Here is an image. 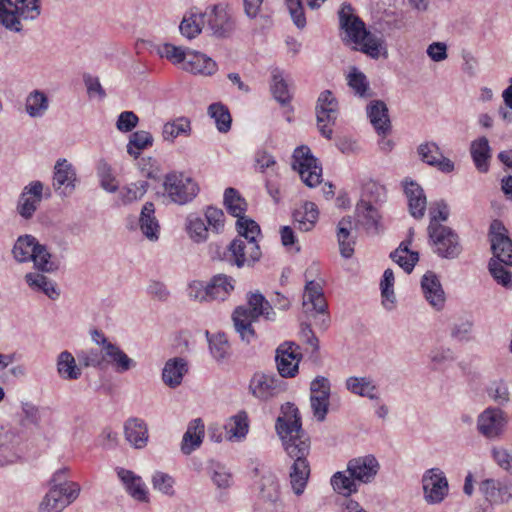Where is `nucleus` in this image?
Listing matches in <instances>:
<instances>
[{
	"instance_id": "1",
	"label": "nucleus",
	"mask_w": 512,
	"mask_h": 512,
	"mask_svg": "<svg viewBox=\"0 0 512 512\" xmlns=\"http://www.w3.org/2000/svg\"><path fill=\"white\" fill-rule=\"evenodd\" d=\"M275 430L289 463V480L293 492L300 496L304 493L310 477L311 439L302 427L299 409L294 403L281 406V415L275 422Z\"/></svg>"
},
{
	"instance_id": "2",
	"label": "nucleus",
	"mask_w": 512,
	"mask_h": 512,
	"mask_svg": "<svg viewBox=\"0 0 512 512\" xmlns=\"http://www.w3.org/2000/svg\"><path fill=\"white\" fill-rule=\"evenodd\" d=\"M238 235L223 250V261L238 269L252 268L262 257L257 237L260 226L250 218L236 221Z\"/></svg>"
},
{
	"instance_id": "3",
	"label": "nucleus",
	"mask_w": 512,
	"mask_h": 512,
	"mask_svg": "<svg viewBox=\"0 0 512 512\" xmlns=\"http://www.w3.org/2000/svg\"><path fill=\"white\" fill-rule=\"evenodd\" d=\"M340 28L344 31L343 41L354 44V48L378 59L382 54L387 55L384 40L366 29L365 23L353 13L350 4H343L339 11Z\"/></svg>"
},
{
	"instance_id": "4",
	"label": "nucleus",
	"mask_w": 512,
	"mask_h": 512,
	"mask_svg": "<svg viewBox=\"0 0 512 512\" xmlns=\"http://www.w3.org/2000/svg\"><path fill=\"white\" fill-rule=\"evenodd\" d=\"M67 469H59L50 481L51 488L39 506V512H61L72 503L80 493L76 482L66 480Z\"/></svg>"
},
{
	"instance_id": "5",
	"label": "nucleus",
	"mask_w": 512,
	"mask_h": 512,
	"mask_svg": "<svg viewBox=\"0 0 512 512\" xmlns=\"http://www.w3.org/2000/svg\"><path fill=\"white\" fill-rule=\"evenodd\" d=\"M40 13V0H0V26L10 31L20 32V18L34 20Z\"/></svg>"
},
{
	"instance_id": "6",
	"label": "nucleus",
	"mask_w": 512,
	"mask_h": 512,
	"mask_svg": "<svg viewBox=\"0 0 512 512\" xmlns=\"http://www.w3.org/2000/svg\"><path fill=\"white\" fill-rule=\"evenodd\" d=\"M428 236L433 251L443 259H456L462 253L463 247L458 234L448 226H428Z\"/></svg>"
},
{
	"instance_id": "7",
	"label": "nucleus",
	"mask_w": 512,
	"mask_h": 512,
	"mask_svg": "<svg viewBox=\"0 0 512 512\" xmlns=\"http://www.w3.org/2000/svg\"><path fill=\"white\" fill-rule=\"evenodd\" d=\"M164 189L169 199L178 205L191 202L199 193V186L191 177L175 172L166 175Z\"/></svg>"
},
{
	"instance_id": "8",
	"label": "nucleus",
	"mask_w": 512,
	"mask_h": 512,
	"mask_svg": "<svg viewBox=\"0 0 512 512\" xmlns=\"http://www.w3.org/2000/svg\"><path fill=\"white\" fill-rule=\"evenodd\" d=\"M339 114L338 101L330 90L320 93L316 105L317 126L322 136L330 139Z\"/></svg>"
},
{
	"instance_id": "9",
	"label": "nucleus",
	"mask_w": 512,
	"mask_h": 512,
	"mask_svg": "<svg viewBox=\"0 0 512 512\" xmlns=\"http://www.w3.org/2000/svg\"><path fill=\"white\" fill-rule=\"evenodd\" d=\"M50 189L41 181H32L22 189L17 202V212L24 219H31L44 198H49Z\"/></svg>"
},
{
	"instance_id": "10",
	"label": "nucleus",
	"mask_w": 512,
	"mask_h": 512,
	"mask_svg": "<svg viewBox=\"0 0 512 512\" xmlns=\"http://www.w3.org/2000/svg\"><path fill=\"white\" fill-rule=\"evenodd\" d=\"M479 491L491 506L505 505L512 501V478H488L479 484Z\"/></svg>"
},
{
	"instance_id": "11",
	"label": "nucleus",
	"mask_w": 512,
	"mask_h": 512,
	"mask_svg": "<svg viewBox=\"0 0 512 512\" xmlns=\"http://www.w3.org/2000/svg\"><path fill=\"white\" fill-rule=\"evenodd\" d=\"M489 239L493 257L507 267H512V240L507 235V230L499 220L490 224Z\"/></svg>"
},
{
	"instance_id": "12",
	"label": "nucleus",
	"mask_w": 512,
	"mask_h": 512,
	"mask_svg": "<svg viewBox=\"0 0 512 512\" xmlns=\"http://www.w3.org/2000/svg\"><path fill=\"white\" fill-rule=\"evenodd\" d=\"M508 424L507 414L499 407L486 408L477 419V429L488 439L500 438Z\"/></svg>"
},
{
	"instance_id": "13",
	"label": "nucleus",
	"mask_w": 512,
	"mask_h": 512,
	"mask_svg": "<svg viewBox=\"0 0 512 512\" xmlns=\"http://www.w3.org/2000/svg\"><path fill=\"white\" fill-rule=\"evenodd\" d=\"M331 384L328 378L317 376L310 383V406L318 422L326 419L329 410Z\"/></svg>"
},
{
	"instance_id": "14",
	"label": "nucleus",
	"mask_w": 512,
	"mask_h": 512,
	"mask_svg": "<svg viewBox=\"0 0 512 512\" xmlns=\"http://www.w3.org/2000/svg\"><path fill=\"white\" fill-rule=\"evenodd\" d=\"M424 498L429 504L441 503L448 495V480L439 468L428 469L422 477Z\"/></svg>"
},
{
	"instance_id": "15",
	"label": "nucleus",
	"mask_w": 512,
	"mask_h": 512,
	"mask_svg": "<svg viewBox=\"0 0 512 512\" xmlns=\"http://www.w3.org/2000/svg\"><path fill=\"white\" fill-rule=\"evenodd\" d=\"M380 464L374 455L359 456L347 462L346 471L358 484H369L374 481Z\"/></svg>"
},
{
	"instance_id": "16",
	"label": "nucleus",
	"mask_w": 512,
	"mask_h": 512,
	"mask_svg": "<svg viewBox=\"0 0 512 512\" xmlns=\"http://www.w3.org/2000/svg\"><path fill=\"white\" fill-rule=\"evenodd\" d=\"M298 350L299 346L294 342H284L276 349L275 361L281 377L291 378L298 372V365L302 358Z\"/></svg>"
},
{
	"instance_id": "17",
	"label": "nucleus",
	"mask_w": 512,
	"mask_h": 512,
	"mask_svg": "<svg viewBox=\"0 0 512 512\" xmlns=\"http://www.w3.org/2000/svg\"><path fill=\"white\" fill-rule=\"evenodd\" d=\"M284 382L274 374L256 373L250 381L251 393L261 400H267L284 390Z\"/></svg>"
},
{
	"instance_id": "18",
	"label": "nucleus",
	"mask_w": 512,
	"mask_h": 512,
	"mask_svg": "<svg viewBox=\"0 0 512 512\" xmlns=\"http://www.w3.org/2000/svg\"><path fill=\"white\" fill-rule=\"evenodd\" d=\"M356 226L362 227L369 235H378L382 230L378 209L366 199H360L355 209Z\"/></svg>"
},
{
	"instance_id": "19",
	"label": "nucleus",
	"mask_w": 512,
	"mask_h": 512,
	"mask_svg": "<svg viewBox=\"0 0 512 512\" xmlns=\"http://www.w3.org/2000/svg\"><path fill=\"white\" fill-rule=\"evenodd\" d=\"M259 498L267 504V508L271 511L279 512L283 509L280 497V483L276 475L268 473L261 477Z\"/></svg>"
},
{
	"instance_id": "20",
	"label": "nucleus",
	"mask_w": 512,
	"mask_h": 512,
	"mask_svg": "<svg viewBox=\"0 0 512 512\" xmlns=\"http://www.w3.org/2000/svg\"><path fill=\"white\" fill-rule=\"evenodd\" d=\"M128 228L131 230L139 228L147 239L151 241L158 240L160 225L155 216L154 203L146 202L141 209L138 221L129 223Z\"/></svg>"
},
{
	"instance_id": "21",
	"label": "nucleus",
	"mask_w": 512,
	"mask_h": 512,
	"mask_svg": "<svg viewBox=\"0 0 512 512\" xmlns=\"http://www.w3.org/2000/svg\"><path fill=\"white\" fill-rule=\"evenodd\" d=\"M77 175L69 162H56L54 167L53 187L62 196H70L75 190Z\"/></svg>"
},
{
	"instance_id": "22",
	"label": "nucleus",
	"mask_w": 512,
	"mask_h": 512,
	"mask_svg": "<svg viewBox=\"0 0 512 512\" xmlns=\"http://www.w3.org/2000/svg\"><path fill=\"white\" fill-rule=\"evenodd\" d=\"M421 288L427 302L437 311L444 308L445 293L439 278L434 272H426L421 279Z\"/></svg>"
},
{
	"instance_id": "23",
	"label": "nucleus",
	"mask_w": 512,
	"mask_h": 512,
	"mask_svg": "<svg viewBox=\"0 0 512 512\" xmlns=\"http://www.w3.org/2000/svg\"><path fill=\"white\" fill-rule=\"evenodd\" d=\"M303 309L306 314H324L327 309L323 288L320 283L310 280L306 282L303 295Z\"/></svg>"
},
{
	"instance_id": "24",
	"label": "nucleus",
	"mask_w": 512,
	"mask_h": 512,
	"mask_svg": "<svg viewBox=\"0 0 512 512\" xmlns=\"http://www.w3.org/2000/svg\"><path fill=\"white\" fill-rule=\"evenodd\" d=\"M183 70L194 75L212 76L217 72L218 65L206 54L191 49Z\"/></svg>"
},
{
	"instance_id": "25",
	"label": "nucleus",
	"mask_w": 512,
	"mask_h": 512,
	"mask_svg": "<svg viewBox=\"0 0 512 512\" xmlns=\"http://www.w3.org/2000/svg\"><path fill=\"white\" fill-rule=\"evenodd\" d=\"M367 116L379 136H386L391 130L387 105L381 100L371 101L366 107Z\"/></svg>"
},
{
	"instance_id": "26",
	"label": "nucleus",
	"mask_w": 512,
	"mask_h": 512,
	"mask_svg": "<svg viewBox=\"0 0 512 512\" xmlns=\"http://www.w3.org/2000/svg\"><path fill=\"white\" fill-rule=\"evenodd\" d=\"M404 192L408 200V207L411 216L421 219L426 210V196L419 184L412 180L405 179L403 182Z\"/></svg>"
},
{
	"instance_id": "27",
	"label": "nucleus",
	"mask_w": 512,
	"mask_h": 512,
	"mask_svg": "<svg viewBox=\"0 0 512 512\" xmlns=\"http://www.w3.org/2000/svg\"><path fill=\"white\" fill-rule=\"evenodd\" d=\"M236 280L227 274L214 275L206 284L209 301H225L234 291Z\"/></svg>"
},
{
	"instance_id": "28",
	"label": "nucleus",
	"mask_w": 512,
	"mask_h": 512,
	"mask_svg": "<svg viewBox=\"0 0 512 512\" xmlns=\"http://www.w3.org/2000/svg\"><path fill=\"white\" fill-rule=\"evenodd\" d=\"M232 320L235 331L239 334L243 342L250 344L256 340L257 336L254 328L252 327V323L258 319L248 315L244 306H239L234 310Z\"/></svg>"
},
{
	"instance_id": "29",
	"label": "nucleus",
	"mask_w": 512,
	"mask_h": 512,
	"mask_svg": "<svg viewBox=\"0 0 512 512\" xmlns=\"http://www.w3.org/2000/svg\"><path fill=\"white\" fill-rule=\"evenodd\" d=\"M105 367L110 365L116 373L123 374L136 367L135 360L130 358L117 344L108 345L105 350Z\"/></svg>"
},
{
	"instance_id": "30",
	"label": "nucleus",
	"mask_w": 512,
	"mask_h": 512,
	"mask_svg": "<svg viewBox=\"0 0 512 512\" xmlns=\"http://www.w3.org/2000/svg\"><path fill=\"white\" fill-rule=\"evenodd\" d=\"M188 372V364L184 358L175 357L169 359L162 370V380L170 388L178 387Z\"/></svg>"
},
{
	"instance_id": "31",
	"label": "nucleus",
	"mask_w": 512,
	"mask_h": 512,
	"mask_svg": "<svg viewBox=\"0 0 512 512\" xmlns=\"http://www.w3.org/2000/svg\"><path fill=\"white\" fill-rule=\"evenodd\" d=\"M117 474L120 480L125 485L127 492L134 499L141 502L148 501V491L145 483L142 481L140 476L124 468H119Z\"/></svg>"
},
{
	"instance_id": "32",
	"label": "nucleus",
	"mask_w": 512,
	"mask_h": 512,
	"mask_svg": "<svg viewBox=\"0 0 512 512\" xmlns=\"http://www.w3.org/2000/svg\"><path fill=\"white\" fill-rule=\"evenodd\" d=\"M126 440L135 448H143L148 441V428L140 418H129L124 424Z\"/></svg>"
},
{
	"instance_id": "33",
	"label": "nucleus",
	"mask_w": 512,
	"mask_h": 512,
	"mask_svg": "<svg viewBox=\"0 0 512 512\" xmlns=\"http://www.w3.org/2000/svg\"><path fill=\"white\" fill-rule=\"evenodd\" d=\"M205 14V23L208 24L212 33L218 37L226 36L232 30V23L224 9L214 7Z\"/></svg>"
},
{
	"instance_id": "34",
	"label": "nucleus",
	"mask_w": 512,
	"mask_h": 512,
	"mask_svg": "<svg viewBox=\"0 0 512 512\" xmlns=\"http://www.w3.org/2000/svg\"><path fill=\"white\" fill-rule=\"evenodd\" d=\"M204 428V423L200 418L194 419L189 423L181 442L183 454L189 455L200 447L204 437Z\"/></svg>"
},
{
	"instance_id": "35",
	"label": "nucleus",
	"mask_w": 512,
	"mask_h": 512,
	"mask_svg": "<svg viewBox=\"0 0 512 512\" xmlns=\"http://www.w3.org/2000/svg\"><path fill=\"white\" fill-rule=\"evenodd\" d=\"M244 309L248 315L253 316L256 319L263 316L267 320H273L275 316L272 306L259 292L249 294L248 306H244Z\"/></svg>"
},
{
	"instance_id": "36",
	"label": "nucleus",
	"mask_w": 512,
	"mask_h": 512,
	"mask_svg": "<svg viewBox=\"0 0 512 512\" xmlns=\"http://www.w3.org/2000/svg\"><path fill=\"white\" fill-rule=\"evenodd\" d=\"M204 25L205 14L200 12L198 9H192L183 17L179 30L184 37L193 39L201 33Z\"/></svg>"
},
{
	"instance_id": "37",
	"label": "nucleus",
	"mask_w": 512,
	"mask_h": 512,
	"mask_svg": "<svg viewBox=\"0 0 512 512\" xmlns=\"http://www.w3.org/2000/svg\"><path fill=\"white\" fill-rule=\"evenodd\" d=\"M318 214L317 205L307 201L299 209L294 211L293 219L299 230L307 232L314 227L318 219Z\"/></svg>"
},
{
	"instance_id": "38",
	"label": "nucleus",
	"mask_w": 512,
	"mask_h": 512,
	"mask_svg": "<svg viewBox=\"0 0 512 512\" xmlns=\"http://www.w3.org/2000/svg\"><path fill=\"white\" fill-rule=\"evenodd\" d=\"M346 388L353 394L367 397L370 400H378L377 386L369 377L351 376L346 380Z\"/></svg>"
},
{
	"instance_id": "39",
	"label": "nucleus",
	"mask_w": 512,
	"mask_h": 512,
	"mask_svg": "<svg viewBox=\"0 0 512 512\" xmlns=\"http://www.w3.org/2000/svg\"><path fill=\"white\" fill-rule=\"evenodd\" d=\"M292 169L299 173L308 187H315L321 182L322 166L318 162H292Z\"/></svg>"
},
{
	"instance_id": "40",
	"label": "nucleus",
	"mask_w": 512,
	"mask_h": 512,
	"mask_svg": "<svg viewBox=\"0 0 512 512\" xmlns=\"http://www.w3.org/2000/svg\"><path fill=\"white\" fill-rule=\"evenodd\" d=\"M223 203L228 213L237 217V220L247 218L244 215L247 210V202L235 188L225 189Z\"/></svg>"
},
{
	"instance_id": "41",
	"label": "nucleus",
	"mask_w": 512,
	"mask_h": 512,
	"mask_svg": "<svg viewBox=\"0 0 512 512\" xmlns=\"http://www.w3.org/2000/svg\"><path fill=\"white\" fill-rule=\"evenodd\" d=\"M49 108L47 95L40 90H33L25 100V111L32 118L42 117Z\"/></svg>"
},
{
	"instance_id": "42",
	"label": "nucleus",
	"mask_w": 512,
	"mask_h": 512,
	"mask_svg": "<svg viewBox=\"0 0 512 512\" xmlns=\"http://www.w3.org/2000/svg\"><path fill=\"white\" fill-rule=\"evenodd\" d=\"M207 114L214 120L216 128L220 133H227L231 129V114L229 109L221 102L210 104Z\"/></svg>"
},
{
	"instance_id": "43",
	"label": "nucleus",
	"mask_w": 512,
	"mask_h": 512,
	"mask_svg": "<svg viewBox=\"0 0 512 512\" xmlns=\"http://www.w3.org/2000/svg\"><path fill=\"white\" fill-rule=\"evenodd\" d=\"M190 48H184L182 46H175L170 43H164L157 47V54L161 58H165L174 65L180 66L183 70V65L187 61Z\"/></svg>"
},
{
	"instance_id": "44",
	"label": "nucleus",
	"mask_w": 512,
	"mask_h": 512,
	"mask_svg": "<svg viewBox=\"0 0 512 512\" xmlns=\"http://www.w3.org/2000/svg\"><path fill=\"white\" fill-rule=\"evenodd\" d=\"M347 471H338L331 477V485L338 494L349 498L358 492V483Z\"/></svg>"
},
{
	"instance_id": "45",
	"label": "nucleus",
	"mask_w": 512,
	"mask_h": 512,
	"mask_svg": "<svg viewBox=\"0 0 512 512\" xmlns=\"http://www.w3.org/2000/svg\"><path fill=\"white\" fill-rule=\"evenodd\" d=\"M37 243V240L31 235L20 236L12 250L15 260L18 262L32 260L35 249H37Z\"/></svg>"
},
{
	"instance_id": "46",
	"label": "nucleus",
	"mask_w": 512,
	"mask_h": 512,
	"mask_svg": "<svg viewBox=\"0 0 512 512\" xmlns=\"http://www.w3.org/2000/svg\"><path fill=\"white\" fill-rule=\"evenodd\" d=\"M57 371L66 380H76L81 376V369L76 365L75 358L68 351H63L58 355Z\"/></svg>"
},
{
	"instance_id": "47",
	"label": "nucleus",
	"mask_w": 512,
	"mask_h": 512,
	"mask_svg": "<svg viewBox=\"0 0 512 512\" xmlns=\"http://www.w3.org/2000/svg\"><path fill=\"white\" fill-rule=\"evenodd\" d=\"M191 132V122L186 117H179L173 121L164 124L162 136L165 141L172 142L179 136H189Z\"/></svg>"
},
{
	"instance_id": "48",
	"label": "nucleus",
	"mask_w": 512,
	"mask_h": 512,
	"mask_svg": "<svg viewBox=\"0 0 512 512\" xmlns=\"http://www.w3.org/2000/svg\"><path fill=\"white\" fill-rule=\"evenodd\" d=\"M224 428L227 434L230 435V438H245L249 430L247 413L245 411H240L236 415L230 417Z\"/></svg>"
},
{
	"instance_id": "49",
	"label": "nucleus",
	"mask_w": 512,
	"mask_h": 512,
	"mask_svg": "<svg viewBox=\"0 0 512 512\" xmlns=\"http://www.w3.org/2000/svg\"><path fill=\"white\" fill-rule=\"evenodd\" d=\"M271 91L274 98L282 105L291 101L288 83L283 77V72L278 68H275L272 71Z\"/></svg>"
},
{
	"instance_id": "50",
	"label": "nucleus",
	"mask_w": 512,
	"mask_h": 512,
	"mask_svg": "<svg viewBox=\"0 0 512 512\" xmlns=\"http://www.w3.org/2000/svg\"><path fill=\"white\" fill-rule=\"evenodd\" d=\"M153 144V137L151 133L140 130L131 134L127 144V152L135 159L139 157L142 150L146 149Z\"/></svg>"
},
{
	"instance_id": "51",
	"label": "nucleus",
	"mask_w": 512,
	"mask_h": 512,
	"mask_svg": "<svg viewBox=\"0 0 512 512\" xmlns=\"http://www.w3.org/2000/svg\"><path fill=\"white\" fill-rule=\"evenodd\" d=\"M505 265L497 259H490L488 270L493 279L501 286L512 289V272L507 270Z\"/></svg>"
},
{
	"instance_id": "52",
	"label": "nucleus",
	"mask_w": 512,
	"mask_h": 512,
	"mask_svg": "<svg viewBox=\"0 0 512 512\" xmlns=\"http://www.w3.org/2000/svg\"><path fill=\"white\" fill-rule=\"evenodd\" d=\"M187 230L193 241L200 243L207 239L208 227L205 221L196 214L187 217Z\"/></svg>"
},
{
	"instance_id": "53",
	"label": "nucleus",
	"mask_w": 512,
	"mask_h": 512,
	"mask_svg": "<svg viewBox=\"0 0 512 512\" xmlns=\"http://www.w3.org/2000/svg\"><path fill=\"white\" fill-rule=\"evenodd\" d=\"M211 479L220 489H227L232 485V475L228 469L219 462L211 461L209 465Z\"/></svg>"
},
{
	"instance_id": "54",
	"label": "nucleus",
	"mask_w": 512,
	"mask_h": 512,
	"mask_svg": "<svg viewBox=\"0 0 512 512\" xmlns=\"http://www.w3.org/2000/svg\"><path fill=\"white\" fill-rule=\"evenodd\" d=\"M207 336L209 333L207 332ZM209 348L213 358L216 361H221L228 355L229 344L228 339L224 333H217L208 337Z\"/></svg>"
},
{
	"instance_id": "55",
	"label": "nucleus",
	"mask_w": 512,
	"mask_h": 512,
	"mask_svg": "<svg viewBox=\"0 0 512 512\" xmlns=\"http://www.w3.org/2000/svg\"><path fill=\"white\" fill-rule=\"evenodd\" d=\"M349 87L360 97L369 96V83L364 73L357 68H352L347 76Z\"/></svg>"
},
{
	"instance_id": "56",
	"label": "nucleus",
	"mask_w": 512,
	"mask_h": 512,
	"mask_svg": "<svg viewBox=\"0 0 512 512\" xmlns=\"http://www.w3.org/2000/svg\"><path fill=\"white\" fill-rule=\"evenodd\" d=\"M32 261L37 269L43 272H53L58 269V265L51 261V254L46 247L37 243V249L33 255Z\"/></svg>"
},
{
	"instance_id": "57",
	"label": "nucleus",
	"mask_w": 512,
	"mask_h": 512,
	"mask_svg": "<svg viewBox=\"0 0 512 512\" xmlns=\"http://www.w3.org/2000/svg\"><path fill=\"white\" fill-rule=\"evenodd\" d=\"M361 199H366L371 204L383 203L386 201V189L383 185L370 180L363 186Z\"/></svg>"
},
{
	"instance_id": "58",
	"label": "nucleus",
	"mask_w": 512,
	"mask_h": 512,
	"mask_svg": "<svg viewBox=\"0 0 512 512\" xmlns=\"http://www.w3.org/2000/svg\"><path fill=\"white\" fill-rule=\"evenodd\" d=\"M105 349H89L78 354V359L85 367L104 368L105 367Z\"/></svg>"
},
{
	"instance_id": "59",
	"label": "nucleus",
	"mask_w": 512,
	"mask_h": 512,
	"mask_svg": "<svg viewBox=\"0 0 512 512\" xmlns=\"http://www.w3.org/2000/svg\"><path fill=\"white\" fill-rule=\"evenodd\" d=\"M98 177L100 186L109 193H114L119 188V182L117 181L111 167L107 162H103L98 167Z\"/></svg>"
},
{
	"instance_id": "60",
	"label": "nucleus",
	"mask_w": 512,
	"mask_h": 512,
	"mask_svg": "<svg viewBox=\"0 0 512 512\" xmlns=\"http://www.w3.org/2000/svg\"><path fill=\"white\" fill-rule=\"evenodd\" d=\"M488 396L499 406L506 405L510 400L507 384L503 380L494 381L487 389Z\"/></svg>"
},
{
	"instance_id": "61",
	"label": "nucleus",
	"mask_w": 512,
	"mask_h": 512,
	"mask_svg": "<svg viewBox=\"0 0 512 512\" xmlns=\"http://www.w3.org/2000/svg\"><path fill=\"white\" fill-rule=\"evenodd\" d=\"M152 485L155 490L165 495H174V479L167 473L161 471L155 472L152 476Z\"/></svg>"
},
{
	"instance_id": "62",
	"label": "nucleus",
	"mask_w": 512,
	"mask_h": 512,
	"mask_svg": "<svg viewBox=\"0 0 512 512\" xmlns=\"http://www.w3.org/2000/svg\"><path fill=\"white\" fill-rule=\"evenodd\" d=\"M390 258L396 262L406 273H411L419 260L418 252H411L410 256L402 254V250H394Z\"/></svg>"
},
{
	"instance_id": "63",
	"label": "nucleus",
	"mask_w": 512,
	"mask_h": 512,
	"mask_svg": "<svg viewBox=\"0 0 512 512\" xmlns=\"http://www.w3.org/2000/svg\"><path fill=\"white\" fill-rule=\"evenodd\" d=\"M470 153L473 160H489L491 158V148L486 137H480L474 140L470 146Z\"/></svg>"
},
{
	"instance_id": "64",
	"label": "nucleus",
	"mask_w": 512,
	"mask_h": 512,
	"mask_svg": "<svg viewBox=\"0 0 512 512\" xmlns=\"http://www.w3.org/2000/svg\"><path fill=\"white\" fill-rule=\"evenodd\" d=\"M491 454L493 460L500 468L512 474V450L504 447H493Z\"/></svg>"
}]
</instances>
